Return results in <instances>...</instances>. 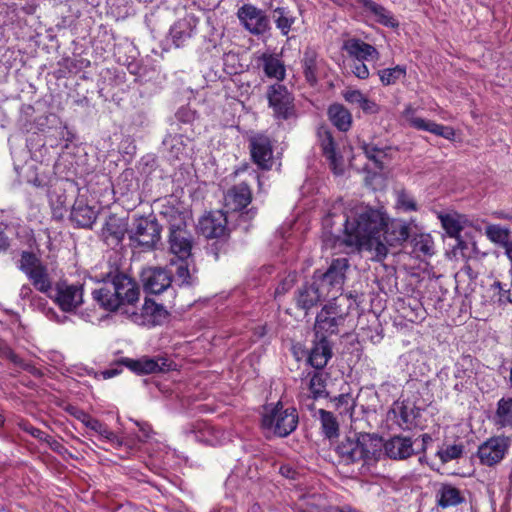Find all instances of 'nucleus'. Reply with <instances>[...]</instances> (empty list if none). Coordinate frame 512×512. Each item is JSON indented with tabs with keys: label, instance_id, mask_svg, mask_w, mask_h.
<instances>
[{
	"label": "nucleus",
	"instance_id": "f257e3e1",
	"mask_svg": "<svg viewBox=\"0 0 512 512\" xmlns=\"http://www.w3.org/2000/svg\"><path fill=\"white\" fill-rule=\"evenodd\" d=\"M347 235L340 239L352 250L367 252L373 261H381L388 254V247L403 244L410 235L409 225L402 220H389L382 212L363 208L355 213L354 221H348Z\"/></svg>",
	"mask_w": 512,
	"mask_h": 512
},
{
	"label": "nucleus",
	"instance_id": "f03ea898",
	"mask_svg": "<svg viewBox=\"0 0 512 512\" xmlns=\"http://www.w3.org/2000/svg\"><path fill=\"white\" fill-rule=\"evenodd\" d=\"M93 299L107 311L139 301L140 287L136 280L119 269L110 270L102 278V285L92 292Z\"/></svg>",
	"mask_w": 512,
	"mask_h": 512
},
{
	"label": "nucleus",
	"instance_id": "7ed1b4c3",
	"mask_svg": "<svg viewBox=\"0 0 512 512\" xmlns=\"http://www.w3.org/2000/svg\"><path fill=\"white\" fill-rule=\"evenodd\" d=\"M334 450L346 465L360 461L371 465L381 456L382 440L376 435L351 432L339 440Z\"/></svg>",
	"mask_w": 512,
	"mask_h": 512
},
{
	"label": "nucleus",
	"instance_id": "20e7f679",
	"mask_svg": "<svg viewBox=\"0 0 512 512\" xmlns=\"http://www.w3.org/2000/svg\"><path fill=\"white\" fill-rule=\"evenodd\" d=\"M187 218L183 213L175 212L169 220V252L176 259H190L194 237L188 228Z\"/></svg>",
	"mask_w": 512,
	"mask_h": 512
},
{
	"label": "nucleus",
	"instance_id": "39448f33",
	"mask_svg": "<svg viewBox=\"0 0 512 512\" xmlns=\"http://www.w3.org/2000/svg\"><path fill=\"white\" fill-rule=\"evenodd\" d=\"M348 267L349 263L346 258H337L331 262L326 272L315 271L312 279L315 280L327 297L335 300L343 291Z\"/></svg>",
	"mask_w": 512,
	"mask_h": 512
},
{
	"label": "nucleus",
	"instance_id": "423d86ee",
	"mask_svg": "<svg viewBox=\"0 0 512 512\" xmlns=\"http://www.w3.org/2000/svg\"><path fill=\"white\" fill-rule=\"evenodd\" d=\"M297 424L298 414L296 409H284L280 403L267 410L262 417L263 428L279 437H285L292 433Z\"/></svg>",
	"mask_w": 512,
	"mask_h": 512
},
{
	"label": "nucleus",
	"instance_id": "0eeeda50",
	"mask_svg": "<svg viewBox=\"0 0 512 512\" xmlns=\"http://www.w3.org/2000/svg\"><path fill=\"white\" fill-rule=\"evenodd\" d=\"M19 269L27 276L36 290L47 296L53 292L48 269L34 253L24 251L21 254Z\"/></svg>",
	"mask_w": 512,
	"mask_h": 512
},
{
	"label": "nucleus",
	"instance_id": "6e6552de",
	"mask_svg": "<svg viewBox=\"0 0 512 512\" xmlns=\"http://www.w3.org/2000/svg\"><path fill=\"white\" fill-rule=\"evenodd\" d=\"M269 107L278 121H287L297 117L293 95L282 84H273L267 91Z\"/></svg>",
	"mask_w": 512,
	"mask_h": 512
},
{
	"label": "nucleus",
	"instance_id": "1a4fd4ad",
	"mask_svg": "<svg viewBox=\"0 0 512 512\" xmlns=\"http://www.w3.org/2000/svg\"><path fill=\"white\" fill-rule=\"evenodd\" d=\"M345 316L336 303L329 302L316 316L314 325L316 338L327 339L333 334L339 332V326L343 325Z\"/></svg>",
	"mask_w": 512,
	"mask_h": 512
},
{
	"label": "nucleus",
	"instance_id": "9d476101",
	"mask_svg": "<svg viewBox=\"0 0 512 512\" xmlns=\"http://www.w3.org/2000/svg\"><path fill=\"white\" fill-rule=\"evenodd\" d=\"M161 227L153 217H138L134 219L129 231V239L138 246L153 248L160 240Z\"/></svg>",
	"mask_w": 512,
	"mask_h": 512
},
{
	"label": "nucleus",
	"instance_id": "9b49d317",
	"mask_svg": "<svg viewBox=\"0 0 512 512\" xmlns=\"http://www.w3.org/2000/svg\"><path fill=\"white\" fill-rule=\"evenodd\" d=\"M59 308L64 312H72L83 303L82 285L58 282L53 287V292L48 294Z\"/></svg>",
	"mask_w": 512,
	"mask_h": 512
},
{
	"label": "nucleus",
	"instance_id": "f8f14e48",
	"mask_svg": "<svg viewBox=\"0 0 512 512\" xmlns=\"http://www.w3.org/2000/svg\"><path fill=\"white\" fill-rule=\"evenodd\" d=\"M510 442V438L505 436L491 437L483 442L477 450L480 463L486 466L499 463L508 452Z\"/></svg>",
	"mask_w": 512,
	"mask_h": 512
},
{
	"label": "nucleus",
	"instance_id": "ddd939ff",
	"mask_svg": "<svg viewBox=\"0 0 512 512\" xmlns=\"http://www.w3.org/2000/svg\"><path fill=\"white\" fill-rule=\"evenodd\" d=\"M237 16L245 29L253 35H262L270 29V20L264 11L251 4L241 6Z\"/></svg>",
	"mask_w": 512,
	"mask_h": 512
},
{
	"label": "nucleus",
	"instance_id": "4468645a",
	"mask_svg": "<svg viewBox=\"0 0 512 512\" xmlns=\"http://www.w3.org/2000/svg\"><path fill=\"white\" fill-rule=\"evenodd\" d=\"M119 363L139 375L169 371L172 366V361L162 356L154 358L144 356L139 359L122 358Z\"/></svg>",
	"mask_w": 512,
	"mask_h": 512
},
{
	"label": "nucleus",
	"instance_id": "2eb2a0df",
	"mask_svg": "<svg viewBox=\"0 0 512 512\" xmlns=\"http://www.w3.org/2000/svg\"><path fill=\"white\" fill-rule=\"evenodd\" d=\"M141 280L146 292L160 294L170 287L172 274L164 268L149 267L143 269Z\"/></svg>",
	"mask_w": 512,
	"mask_h": 512
},
{
	"label": "nucleus",
	"instance_id": "dca6fc26",
	"mask_svg": "<svg viewBox=\"0 0 512 512\" xmlns=\"http://www.w3.org/2000/svg\"><path fill=\"white\" fill-rule=\"evenodd\" d=\"M250 152L253 161L263 170H269L273 164V149L269 137L258 134L250 138Z\"/></svg>",
	"mask_w": 512,
	"mask_h": 512
},
{
	"label": "nucleus",
	"instance_id": "f3484780",
	"mask_svg": "<svg viewBox=\"0 0 512 512\" xmlns=\"http://www.w3.org/2000/svg\"><path fill=\"white\" fill-rule=\"evenodd\" d=\"M128 227L127 218L114 214L109 215L101 229V237L108 246L116 247L122 242L125 235L129 234Z\"/></svg>",
	"mask_w": 512,
	"mask_h": 512
},
{
	"label": "nucleus",
	"instance_id": "a211bd4d",
	"mask_svg": "<svg viewBox=\"0 0 512 512\" xmlns=\"http://www.w3.org/2000/svg\"><path fill=\"white\" fill-rule=\"evenodd\" d=\"M326 297L322 289L312 279L311 283H305L297 290L295 300L297 307L307 313Z\"/></svg>",
	"mask_w": 512,
	"mask_h": 512
},
{
	"label": "nucleus",
	"instance_id": "6ab92c4d",
	"mask_svg": "<svg viewBox=\"0 0 512 512\" xmlns=\"http://www.w3.org/2000/svg\"><path fill=\"white\" fill-rule=\"evenodd\" d=\"M404 117L409 124L417 130L428 131L437 136L444 137L445 139H452L455 135V132L451 127L415 116L414 109L410 106L405 109Z\"/></svg>",
	"mask_w": 512,
	"mask_h": 512
},
{
	"label": "nucleus",
	"instance_id": "aec40b11",
	"mask_svg": "<svg viewBox=\"0 0 512 512\" xmlns=\"http://www.w3.org/2000/svg\"><path fill=\"white\" fill-rule=\"evenodd\" d=\"M308 377L310 378L308 382L309 393L302 392L299 398L302 405L312 409V400L324 398L328 393L326 390V378L324 377L323 372L314 371L313 373H308Z\"/></svg>",
	"mask_w": 512,
	"mask_h": 512
},
{
	"label": "nucleus",
	"instance_id": "412c9836",
	"mask_svg": "<svg viewBox=\"0 0 512 512\" xmlns=\"http://www.w3.org/2000/svg\"><path fill=\"white\" fill-rule=\"evenodd\" d=\"M382 447L385 454L395 460L407 459L415 453L413 442L409 437L394 436L382 444Z\"/></svg>",
	"mask_w": 512,
	"mask_h": 512
},
{
	"label": "nucleus",
	"instance_id": "4be33fe9",
	"mask_svg": "<svg viewBox=\"0 0 512 512\" xmlns=\"http://www.w3.org/2000/svg\"><path fill=\"white\" fill-rule=\"evenodd\" d=\"M198 228L206 238L221 237L226 231V217L220 212L210 213L199 220Z\"/></svg>",
	"mask_w": 512,
	"mask_h": 512
},
{
	"label": "nucleus",
	"instance_id": "5701e85b",
	"mask_svg": "<svg viewBox=\"0 0 512 512\" xmlns=\"http://www.w3.org/2000/svg\"><path fill=\"white\" fill-rule=\"evenodd\" d=\"M319 139L323 154L329 161L331 169L337 175L342 174L344 171L343 158L336 153V145L331 132L328 130L320 131Z\"/></svg>",
	"mask_w": 512,
	"mask_h": 512
},
{
	"label": "nucleus",
	"instance_id": "b1692460",
	"mask_svg": "<svg viewBox=\"0 0 512 512\" xmlns=\"http://www.w3.org/2000/svg\"><path fill=\"white\" fill-rule=\"evenodd\" d=\"M226 207L237 211L245 208L252 200V192L246 182L229 189L224 197Z\"/></svg>",
	"mask_w": 512,
	"mask_h": 512
},
{
	"label": "nucleus",
	"instance_id": "393cba45",
	"mask_svg": "<svg viewBox=\"0 0 512 512\" xmlns=\"http://www.w3.org/2000/svg\"><path fill=\"white\" fill-rule=\"evenodd\" d=\"M197 26V20L192 16H187L176 21L170 28V36L175 47L184 46L190 39Z\"/></svg>",
	"mask_w": 512,
	"mask_h": 512
},
{
	"label": "nucleus",
	"instance_id": "a878e982",
	"mask_svg": "<svg viewBox=\"0 0 512 512\" xmlns=\"http://www.w3.org/2000/svg\"><path fill=\"white\" fill-rule=\"evenodd\" d=\"M355 216L353 218L347 217L345 219V227L347 226L348 221H354ZM332 220L331 217L328 215L323 220V234L322 239L323 243L326 247L332 248V249H338L341 252L349 253L354 252L355 250H352L346 243H342L341 241H338L340 239H343L347 235L346 228L344 229V235L339 236L333 233L332 231Z\"/></svg>",
	"mask_w": 512,
	"mask_h": 512
},
{
	"label": "nucleus",
	"instance_id": "bb28decb",
	"mask_svg": "<svg viewBox=\"0 0 512 512\" xmlns=\"http://www.w3.org/2000/svg\"><path fill=\"white\" fill-rule=\"evenodd\" d=\"M343 49L354 58V60H374L378 59L379 52L377 49L360 40V39H349L344 43Z\"/></svg>",
	"mask_w": 512,
	"mask_h": 512
},
{
	"label": "nucleus",
	"instance_id": "cd10ccee",
	"mask_svg": "<svg viewBox=\"0 0 512 512\" xmlns=\"http://www.w3.org/2000/svg\"><path fill=\"white\" fill-rule=\"evenodd\" d=\"M342 97L346 102L357 106L367 115H374L380 112V105L368 98L360 90L347 89L342 92Z\"/></svg>",
	"mask_w": 512,
	"mask_h": 512
},
{
	"label": "nucleus",
	"instance_id": "c85d7f7f",
	"mask_svg": "<svg viewBox=\"0 0 512 512\" xmlns=\"http://www.w3.org/2000/svg\"><path fill=\"white\" fill-rule=\"evenodd\" d=\"M308 357L309 364L316 370H322L332 357V347L327 339L317 338Z\"/></svg>",
	"mask_w": 512,
	"mask_h": 512
},
{
	"label": "nucleus",
	"instance_id": "c756f323",
	"mask_svg": "<svg viewBox=\"0 0 512 512\" xmlns=\"http://www.w3.org/2000/svg\"><path fill=\"white\" fill-rule=\"evenodd\" d=\"M96 218V211L81 201L74 204L70 213L71 221L81 228H90L96 221Z\"/></svg>",
	"mask_w": 512,
	"mask_h": 512
},
{
	"label": "nucleus",
	"instance_id": "7c9ffc66",
	"mask_svg": "<svg viewBox=\"0 0 512 512\" xmlns=\"http://www.w3.org/2000/svg\"><path fill=\"white\" fill-rule=\"evenodd\" d=\"M327 115L331 123L342 132H346L352 125V115L350 111L340 103L331 104Z\"/></svg>",
	"mask_w": 512,
	"mask_h": 512
},
{
	"label": "nucleus",
	"instance_id": "2f4dec72",
	"mask_svg": "<svg viewBox=\"0 0 512 512\" xmlns=\"http://www.w3.org/2000/svg\"><path fill=\"white\" fill-rule=\"evenodd\" d=\"M265 75L279 81L285 78L286 70L283 61L274 54L264 53L260 56Z\"/></svg>",
	"mask_w": 512,
	"mask_h": 512
},
{
	"label": "nucleus",
	"instance_id": "473e14b6",
	"mask_svg": "<svg viewBox=\"0 0 512 512\" xmlns=\"http://www.w3.org/2000/svg\"><path fill=\"white\" fill-rule=\"evenodd\" d=\"M363 7L366 11L373 14L376 22L379 24L390 28H396L399 26V22L394 18L393 14L384 6L376 3L375 1L366 0V3L363 5Z\"/></svg>",
	"mask_w": 512,
	"mask_h": 512
},
{
	"label": "nucleus",
	"instance_id": "72a5a7b5",
	"mask_svg": "<svg viewBox=\"0 0 512 512\" xmlns=\"http://www.w3.org/2000/svg\"><path fill=\"white\" fill-rule=\"evenodd\" d=\"M190 259H170V265L175 266V282L179 286H191L193 285L197 278L194 276V272L190 271Z\"/></svg>",
	"mask_w": 512,
	"mask_h": 512
},
{
	"label": "nucleus",
	"instance_id": "f704fd0d",
	"mask_svg": "<svg viewBox=\"0 0 512 512\" xmlns=\"http://www.w3.org/2000/svg\"><path fill=\"white\" fill-rule=\"evenodd\" d=\"M494 424L498 428L512 430V397L501 398L497 403Z\"/></svg>",
	"mask_w": 512,
	"mask_h": 512
},
{
	"label": "nucleus",
	"instance_id": "c9c22d12",
	"mask_svg": "<svg viewBox=\"0 0 512 512\" xmlns=\"http://www.w3.org/2000/svg\"><path fill=\"white\" fill-rule=\"evenodd\" d=\"M438 505L442 508L456 506L464 502L460 490L450 484H444L437 492Z\"/></svg>",
	"mask_w": 512,
	"mask_h": 512
},
{
	"label": "nucleus",
	"instance_id": "e433bc0d",
	"mask_svg": "<svg viewBox=\"0 0 512 512\" xmlns=\"http://www.w3.org/2000/svg\"><path fill=\"white\" fill-rule=\"evenodd\" d=\"M302 67L305 79L311 85L317 82V71H318V54L312 48H307L304 51L302 58Z\"/></svg>",
	"mask_w": 512,
	"mask_h": 512
},
{
	"label": "nucleus",
	"instance_id": "4c0bfd02",
	"mask_svg": "<svg viewBox=\"0 0 512 512\" xmlns=\"http://www.w3.org/2000/svg\"><path fill=\"white\" fill-rule=\"evenodd\" d=\"M439 219L446 233L450 237L458 239V244L461 245L463 241L459 237L463 226L460 222V216L456 213L439 214Z\"/></svg>",
	"mask_w": 512,
	"mask_h": 512
},
{
	"label": "nucleus",
	"instance_id": "58836bf2",
	"mask_svg": "<svg viewBox=\"0 0 512 512\" xmlns=\"http://www.w3.org/2000/svg\"><path fill=\"white\" fill-rule=\"evenodd\" d=\"M485 235L487 238L505 249L507 246L510 245L511 241L509 240L510 237V230L508 228L501 227L497 224H489L485 228Z\"/></svg>",
	"mask_w": 512,
	"mask_h": 512
},
{
	"label": "nucleus",
	"instance_id": "ea45409f",
	"mask_svg": "<svg viewBox=\"0 0 512 512\" xmlns=\"http://www.w3.org/2000/svg\"><path fill=\"white\" fill-rule=\"evenodd\" d=\"M87 428L97 433L103 439L109 441L115 448L123 445V440L111 431L106 424L96 418H93L90 423H88Z\"/></svg>",
	"mask_w": 512,
	"mask_h": 512
},
{
	"label": "nucleus",
	"instance_id": "a19ab883",
	"mask_svg": "<svg viewBox=\"0 0 512 512\" xmlns=\"http://www.w3.org/2000/svg\"><path fill=\"white\" fill-rule=\"evenodd\" d=\"M274 22L276 27L281 31V34L286 36L291 30L295 22V17L285 8L278 7L273 12Z\"/></svg>",
	"mask_w": 512,
	"mask_h": 512
},
{
	"label": "nucleus",
	"instance_id": "79ce46f5",
	"mask_svg": "<svg viewBox=\"0 0 512 512\" xmlns=\"http://www.w3.org/2000/svg\"><path fill=\"white\" fill-rule=\"evenodd\" d=\"M323 434L331 439L338 435L339 425L335 416L324 409L319 410Z\"/></svg>",
	"mask_w": 512,
	"mask_h": 512
},
{
	"label": "nucleus",
	"instance_id": "37998d69",
	"mask_svg": "<svg viewBox=\"0 0 512 512\" xmlns=\"http://www.w3.org/2000/svg\"><path fill=\"white\" fill-rule=\"evenodd\" d=\"M406 67L397 65L393 68H386L378 71L380 81L383 85L389 86L397 83L406 76Z\"/></svg>",
	"mask_w": 512,
	"mask_h": 512
},
{
	"label": "nucleus",
	"instance_id": "c03bdc74",
	"mask_svg": "<svg viewBox=\"0 0 512 512\" xmlns=\"http://www.w3.org/2000/svg\"><path fill=\"white\" fill-rule=\"evenodd\" d=\"M394 413L397 417V423L401 428L410 429L414 425L415 412L413 408L401 404L394 409Z\"/></svg>",
	"mask_w": 512,
	"mask_h": 512
},
{
	"label": "nucleus",
	"instance_id": "a18cd8bd",
	"mask_svg": "<svg viewBox=\"0 0 512 512\" xmlns=\"http://www.w3.org/2000/svg\"><path fill=\"white\" fill-rule=\"evenodd\" d=\"M413 248L417 253H422L426 256L434 254V242L429 234H420L413 238Z\"/></svg>",
	"mask_w": 512,
	"mask_h": 512
},
{
	"label": "nucleus",
	"instance_id": "49530a36",
	"mask_svg": "<svg viewBox=\"0 0 512 512\" xmlns=\"http://www.w3.org/2000/svg\"><path fill=\"white\" fill-rule=\"evenodd\" d=\"M464 452V446L462 444L448 445L445 448H441L437 451V456L443 463L458 459Z\"/></svg>",
	"mask_w": 512,
	"mask_h": 512
},
{
	"label": "nucleus",
	"instance_id": "de8ad7c7",
	"mask_svg": "<svg viewBox=\"0 0 512 512\" xmlns=\"http://www.w3.org/2000/svg\"><path fill=\"white\" fill-rule=\"evenodd\" d=\"M362 150L366 157L375 163L377 168H383L382 157L385 156V152L382 148L371 143H363Z\"/></svg>",
	"mask_w": 512,
	"mask_h": 512
},
{
	"label": "nucleus",
	"instance_id": "09e8293b",
	"mask_svg": "<svg viewBox=\"0 0 512 512\" xmlns=\"http://www.w3.org/2000/svg\"><path fill=\"white\" fill-rule=\"evenodd\" d=\"M397 205L398 207L402 208L405 211L417 210V204L415 200L405 191H401L398 193Z\"/></svg>",
	"mask_w": 512,
	"mask_h": 512
},
{
	"label": "nucleus",
	"instance_id": "8fccbe9b",
	"mask_svg": "<svg viewBox=\"0 0 512 512\" xmlns=\"http://www.w3.org/2000/svg\"><path fill=\"white\" fill-rule=\"evenodd\" d=\"M351 70L353 74L359 78V79H367L369 77V69L368 67L363 63V61L360 60H353L351 65Z\"/></svg>",
	"mask_w": 512,
	"mask_h": 512
},
{
	"label": "nucleus",
	"instance_id": "3c124183",
	"mask_svg": "<svg viewBox=\"0 0 512 512\" xmlns=\"http://www.w3.org/2000/svg\"><path fill=\"white\" fill-rule=\"evenodd\" d=\"M164 145L170 146V152L172 154V157L179 158V153L183 149V142L180 137H169V139H166L164 141Z\"/></svg>",
	"mask_w": 512,
	"mask_h": 512
},
{
	"label": "nucleus",
	"instance_id": "603ef678",
	"mask_svg": "<svg viewBox=\"0 0 512 512\" xmlns=\"http://www.w3.org/2000/svg\"><path fill=\"white\" fill-rule=\"evenodd\" d=\"M22 428L24 431L28 432L34 438H37L40 441H48V434L41 431L40 429L33 427L32 425L29 424H23Z\"/></svg>",
	"mask_w": 512,
	"mask_h": 512
},
{
	"label": "nucleus",
	"instance_id": "864d4df0",
	"mask_svg": "<svg viewBox=\"0 0 512 512\" xmlns=\"http://www.w3.org/2000/svg\"><path fill=\"white\" fill-rule=\"evenodd\" d=\"M0 354L8 357L13 363L22 365L21 359L13 353L3 342H0Z\"/></svg>",
	"mask_w": 512,
	"mask_h": 512
},
{
	"label": "nucleus",
	"instance_id": "5fc2aeb1",
	"mask_svg": "<svg viewBox=\"0 0 512 512\" xmlns=\"http://www.w3.org/2000/svg\"><path fill=\"white\" fill-rule=\"evenodd\" d=\"M137 426L140 429V432L142 433V437L140 438L141 441H145L150 438L152 431V428L147 423H140L136 422Z\"/></svg>",
	"mask_w": 512,
	"mask_h": 512
},
{
	"label": "nucleus",
	"instance_id": "6e6d98bb",
	"mask_svg": "<svg viewBox=\"0 0 512 512\" xmlns=\"http://www.w3.org/2000/svg\"><path fill=\"white\" fill-rule=\"evenodd\" d=\"M292 285H293V279H286V280H284L276 288L275 294L277 296L284 294L286 291H288L292 287Z\"/></svg>",
	"mask_w": 512,
	"mask_h": 512
},
{
	"label": "nucleus",
	"instance_id": "4d7b16f0",
	"mask_svg": "<svg viewBox=\"0 0 512 512\" xmlns=\"http://www.w3.org/2000/svg\"><path fill=\"white\" fill-rule=\"evenodd\" d=\"M156 310H158V306L151 300H146L142 307L143 314L145 315H153Z\"/></svg>",
	"mask_w": 512,
	"mask_h": 512
},
{
	"label": "nucleus",
	"instance_id": "13d9d810",
	"mask_svg": "<svg viewBox=\"0 0 512 512\" xmlns=\"http://www.w3.org/2000/svg\"><path fill=\"white\" fill-rule=\"evenodd\" d=\"M79 421H81L86 427L88 426V423L93 419L89 414L82 410L76 411V413L73 414Z\"/></svg>",
	"mask_w": 512,
	"mask_h": 512
},
{
	"label": "nucleus",
	"instance_id": "bf43d9fd",
	"mask_svg": "<svg viewBox=\"0 0 512 512\" xmlns=\"http://www.w3.org/2000/svg\"><path fill=\"white\" fill-rule=\"evenodd\" d=\"M493 287L499 290V294H500L499 300L500 301H502L505 298L507 301L510 302L509 295H508L509 291L502 287L501 282L495 281L493 284Z\"/></svg>",
	"mask_w": 512,
	"mask_h": 512
},
{
	"label": "nucleus",
	"instance_id": "052dcab7",
	"mask_svg": "<svg viewBox=\"0 0 512 512\" xmlns=\"http://www.w3.org/2000/svg\"><path fill=\"white\" fill-rule=\"evenodd\" d=\"M45 442L50 446V448L53 451L61 452L64 449L63 445L60 442H58L57 440L53 439L49 435H48V441H45Z\"/></svg>",
	"mask_w": 512,
	"mask_h": 512
},
{
	"label": "nucleus",
	"instance_id": "680f3d73",
	"mask_svg": "<svg viewBox=\"0 0 512 512\" xmlns=\"http://www.w3.org/2000/svg\"><path fill=\"white\" fill-rule=\"evenodd\" d=\"M119 373H120V371L117 369H107L102 372V376L104 379H109V378H112V377L118 375Z\"/></svg>",
	"mask_w": 512,
	"mask_h": 512
},
{
	"label": "nucleus",
	"instance_id": "e2e57ef3",
	"mask_svg": "<svg viewBox=\"0 0 512 512\" xmlns=\"http://www.w3.org/2000/svg\"><path fill=\"white\" fill-rule=\"evenodd\" d=\"M495 217L499 218V219L512 220V216L510 214H507V213L502 212V211L495 212Z\"/></svg>",
	"mask_w": 512,
	"mask_h": 512
},
{
	"label": "nucleus",
	"instance_id": "0e129e2a",
	"mask_svg": "<svg viewBox=\"0 0 512 512\" xmlns=\"http://www.w3.org/2000/svg\"><path fill=\"white\" fill-rule=\"evenodd\" d=\"M22 367L29 371L30 373L34 374V375H38L40 372L37 368H35L34 366L30 365V364H26V365H22Z\"/></svg>",
	"mask_w": 512,
	"mask_h": 512
},
{
	"label": "nucleus",
	"instance_id": "69168bd1",
	"mask_svg": "<svg viewBox=\"0 0 512 512\" xmlns=\"http://www.w3.org/2000/svg\"><path fill=\"white\" fill-rule=\"evenodd\" d=\"M7 245V238L5 237L3 232H0V250L5 249Z\"/></svg>",
	"mask_w": 512,
	"mask_h": 512
},
{
	"label": "nucleus",
	"instance_id": "338daca9",
	"mask_svg": "<svg viewBox=\"0 0 512 512\" xmlns=\"http://www.w3.org/2000/svg\"><path fill=\"white\" fill-rule=\"evenodd\" d=\"M30 293H31V289L29 286H27V285L22 286V288H21V296L22 297H27Z\"/></svg>",
	"mask_w": 512,
	"mask_h": 512
},
{
	"label": "nucleus",
	"instance_id": "774afa93",
	"mask_svg": "<svg viewBox=\"0 0 512 512\" xmlns=\"http://www.w3.org/2000/svg\"><path fill=\"white\" fill-rule=\"evenodd\" d=\"M505 253H506L507 257L509 258V260L512 262V241H511L510 245L507 246V248L505 249Z\"/></svg>",
	"mask_w": 512,
	"mask_h": 512
}]
</instances>
